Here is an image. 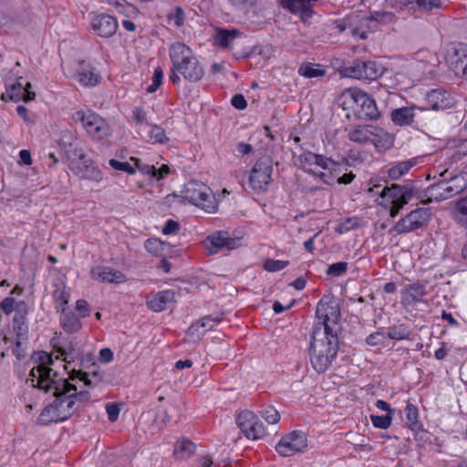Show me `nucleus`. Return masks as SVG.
<instances>
[{"label":"nucleus","instance_id":"50","mask_svg":"<svg viewBox=\"0 0 467 467\" xmlns=\"http://www.w3.org/2000/svg\"><path fill=\"white\" fill-rule=\"evenodd\" d=\"M288 265L287 261L268 259L265 263V269L268 272H276Z\"/></svg>","mask_w":467,"mask_h":467},{"label":"nucleus","instance_id":"64","mask_svg":"<svg viewBox=\"0 0 467 467\" xmlns=\"http://www.w3.org/2000/svg\"><path fill=\"white\" fill-rule=\"evenodd\" d=\"M174 23L177 26H182L184 22V12L182 7H177L173 16Z\"/></svg>","mask_w":467,"mask_h":467},{"label":"nucleus","instance_id":"48","mask_svg":"<svg viewBox=\"0 0 467 467\" xmlns=\"http://www.w3.org/2000/svg\"><path fill=\"white\" fill-rule=\"evenodd\" d=\"M109 164L112 169H114L116 171H125L128 174L135 173V168H133L127 161H119L115 159H111V160H109Z\"/></svg>","mask_w":467,"mask_h":467},{"label":"nucleus","instance_id":"22","mask_svg":"<svg viewBox=\"0 0 467 467\" xmlns=\"http://www.w3.org/2000/svg\"><path fill=\"white\" fill-rule=\"evenodd\" d=\"M175 301V291L168 289L155 294L152 298L147 301V305L150 309L161 312L168 308Z\"/></svg>","mask_w":467,"mask_h":467},{"label":"nucleus","instance_id":"39","mask_svg":"<svg viewBox=\"0 0 467 467\" xmlns=\"http://www.w3.org/2000/svg\"><path fill=\"white\" fill-rule=\"evenodd\" d=\"M168 246V244H165L159 239H148L145 242L146 250L155 255L161 254Z\"/></svg>","mask_w":467,"mask_h":467},{"label":"nucleus","instance_id":"29","mask_svg":"<svg viewBox=\"0 0 467 467\" xmlns=\"http://www.w3.org/2000/svg\"><path fill=\"white\" fill-rule=\"evenodd\" d=\"M241 35V32L237 29H224V28H218L216 30V34L214 36V40L218 46L221 47H228L235 39Z\"/></svg>","mask_w":467,"mask_h":467},{"label":"nucleus","instance_id":"62","mask_svg":"<svg viewBox=\"0 0 467 467\" xmlns=\"http://www.w3.org/2000/svg\"><path fill=\"white\" fill-rule=\"evenodd\" d=\"M99 358L101 362L109 363L113 359V352L110 348L100 349Z\"/></svg>","mask_w":467,"mask_h":467},{"label":"nucleus","instance_id":"6","mask_svg":"<svg viewBox=\"0 0 467 467\" xmlns=\"http://www.w3.org/2000/svg\"><path fill=\"white\" fill-rule=\"evenodd\" d=\"M316 317L318 322L315 326L321 325L322 331L327 334H335L341 331L340 307L333 297L325 296L318 302L316 308Z\"/></svg>","mask_w":467,"mask_h":467},{"label":"nucleus","instance_id":"52","mask_svg":"<svg viewBox=\"0 0 467 467\" xmlns=\"http://www.w3.org/2000/svg\"><path fill=\"white\" fill-rule=\"evenodd\" d=\"M452 214L458 223L467 227V206H453Z\"/></svg>","mask_w":467,"mask_h":467},{"label":"nucleus","instance_id":"57","mask_svg":"<svg viewBox=\"0 0 467 467\" xmlns=\"http://www.w3.org/2000/svg\"><path fill=\"white\" fill-rule=\"evenodd\" d=\"M15 304V298L8 296L0 303V308L5 314L9 315L13 312Z\"/></svg>","mask_w":467,"mask_h":467},{"label":"nucleus","instance_id":"36","mask_svg":"<svg viewBox=\"0 0 467 467\" xmlns=\"http://www.w3.org/2000/svg\"><path fill=\"white\" fill-rule=\"evenodd\" d=\"M410 335V329L403 324L394 325L388 328V337L392 340H404L408 339Z\"/></svg>","mask_w":467,"mask_h":467},{"label":"nucleus","instance_id":"58","mask_svg":"<svg viewBox=\"0 0 467 467\" xmlns=\"http://www.w3.org/2000/svg\"><path fill=\"white\" fill-rule=\"evenodd\" d=\"M345 75L356 78H363L361 63H358L355 67H347Z\"/></svg>","mask_w":467,"mask_h":467},{"label":"nucleus","instance_id":"40","mask_svg":"<svg viewBox=\"0 0 467 467\" xmlns=\"http://www.w3.org/2000/svg\"><path fill=\"white\" fill-rule=\"evenodd\" d=\"M299 73L306 78H317L324 76L326 71L322 68L316 67L312 63H306L300 67Z\"/></svg>","mask_w":467,"mask_h":467},{"label":"nucleus","instance_id":"15","mask_svg":"<svg viewBox=\"0 0 467 467\" xmlns=\"http://www.w3.org/2000/svg\"><path fill=\"white\" fill-rule=\"evenodd\" d=\"M296 163L305 171L314 175L319 171V169L328 170L329 165H335L332 160L310 151L297 156Z\"/></svg>","mask_w":467,"mask_h":467},{"label":"nucleus","instance_id":"35","mask_svg":"<svg viewBox=\"0 0 467 467\" xmlns=\"http://www.w3.org/2000/svg\"><path fill=\"white\" fill-rule=\"evenodd\" d=\"M404 4L411 9L430 12L433 8L440 7L441 0H403Z\"/></svg>","mask_w":467,"mask_h":467},{"label":"nucleus","instance_id":"4","mask_svg":"<svg viewBox=\"0 0 467 467\" xmlns=\"http://www.w3.org/2000/svg\"><path fill=\"white\" fill-rule=\"evenodd\" d=\"M69 141L63 140L61 146L71 162L72 169L81 178L100 181L101 172L87 158L83 150L79 147L78 140L72 135L69 136Z\"/></svg>","mask_w":467,"mask_h":467},{"label":"nucleus","instance_id":"8","mask_svg":"<svg viewBox=\"0 0 467 467\" xmlns=\"http://www.w3.org/2000/svg\"><path fill=\"white\" fill-rule=\"evenodd\" d=\"M466 186L467 172H461L460 174L452 177L450 182H441L430 186L425 192L427 201H421L420 202L427 204V202H441L462 192Z\"/></svg>","mask_w":467,"mask_h":467},{"label":"nucleus","instance_id":"7","mask_svg":"<svg viewBox=\"0 0 467 467\" xmlns=\"http://www.w3.org/2000/svg\"><path fill=\"white\" fill-rule=\"evenodd\" d=\"M76 123H80L86 132L96 140L109 138L112 130L107 120L91 109L77 110L72 115Z\"/></svg>","mask_w":467,"mask_h":467},{"label":"nucleus","instance_id":"61","mask_svg":"<svg viewBox=\"0 0 467 467\" xmlns=\"http://www.w3.org/2000/svg\"><path fill=\"white\" fill-rule=\"evenodd\" d=\"M133 117L138 124H143L147 122L146 111L140 107H137L134 109Z\"/></svg>","mask_w":467,"mask_h":467},{"label":"nucleus","instance_id":"13","mask_svg":"<svg viewBox=\"0 0 467 467\" xmlns=\"http://www.w3.org/2000/svg\"><path fill=\"white\" fill-rule=\"evenodd\" d=\"M236 423L242 432L248 439L257 440L265 434L263 423L251 410H244L240 412L236 418Z\"/></svg>","mask_w":467,"mask_h":467},{"label":"nucleus","instance_id":"33","mask_svg":"<svg viewBox=\"0 0 467 467\" xmlns=\"http://www.w3.org/2000/svg\"><path fill=\"white\" fill-rule=\"evenodd\" d=\"M363 78L376 79L383 74V67L376 61H364L361 63Z\"/></svg>","mask_w":467,"mask_h":467},{"label":"nucleus","instance_id":"3","mask_svg":"<svg viewBox=\"0 0 467 467\" xmlns=\"http://www.w3.org/2000/svg\"><path fill=\"white\" fill-rule=\"evenodd\" d=\"M170 57L175 70H178L184 79L196 82L203 77L204 69L202 66L185 44L182 42L173 43L170 47Z\"/></svg>","mask_w":467,"mask_h":467},{"label":"nucleus","instance_id":"30","mask_svg":"<svg viewBox=\"0 0 467 467\" xmlns=\"http://www.w3.org/2000/svg\"><path fill=\"white\" fill-rule=\"evenodd\" d=\"M416 163V159L400 161L389 169L388 175L391 180H398L408 173Z\"/></svg>","mask_w":467,"mask_h":467},{"label":"nucleus","instance_id":"46","mask_svg":"<svg viewBox=\"0 0 467 467\" xmlns=\"http://www.w3.org/2000/svg\"><path fill=\"white\" fill-rule=\"evenodd\" d=\"M348 263L337 262L328 265L326 274L332 276H340L347 272Z\"/></svg>","mask_w":467,"mask_h":467},{"label":"nucleus","instance_id":"2","mask_svg":"<svg viewBox=\"0 0 467 467\" xmlns=\"http://www.w3.org/2000/svg\"><path fill=\"white\" fill-rule=\"evenodd\" d=\"M51 390L55 400L45 407L38 418V420L44 425L65 421L78 410V406H75V401L67 389L65 379H58L57 382H53Z\"/></svg>","mask_w":467,"mask_h":467},{"label":"nucleus","instance_id":"45","mask_svg":"<svg viewBox=\"0 0 467 467\" xmlns=\"http://www.w3.org/2000/svg\"><path fill=\"white\" fill-rule=\"evenodd\" d=\"M163 79V70L161 67H157L152 76V83L147 88L148 93H154L161 85Z\"/></svg>","mask_w":467,"mask_h":467},{"label":"nucleus","instance_id":"54","mask_svg":"<svg viewBox=\"0 0 467 467\" xmlns=\"http://www.w3.org/2000/svg\"><path fill=\"white\" fill-rule=\"evenodd\" d=\"M386 336L383 332L377 331L368 335L366 338V342L369 346H378L384 343Z\"/></svg>","mask_w":467,"mask_h":467},{"label":"nucleus","instance_id":"53","mask_svg":"<svg viewBox=\"0 0 467 467\" xmlns=\"http://www.w3.org/2000/svg\"><path fill=\"white\" fill-rule=\"evenodd\" d=\"M332 166L333 165H329L328 170L319 169V171L315 175L319 177L327 184H334L337 181V177L330 171Z\"/></svg>","mask_w":467,"mask_h":467},{"label":"nucleus","instance_id":"41","mask_svg":"<svg viewBox=\"0 0 467 467\" xmlns=\"http://www.w3.org/2000/svg\"><path fill=\"white\" fill-rule=\"evenodd\" d=\"M360 220L358 217H349L347 218L344 222L338 223L335 227V231L339 234H343L350 230L356 229L359 226Z\"/></svg>","mask_w":467,"mask_h":467},{"label":"nucleus","instance_id":"43","mask_svg":"<svg viewBox=\"0 0 467 467\" xmlns=\"http://www.w3.org/2000/svg\"><path fill=\"white\" fill-rule=\"evenodd\" d=\"M370 420L374 427L387 430L392 421V416L389 414L379 416V415H370Z\"/></svg>","mask_w":467,"mask_h":467},{"label":"nucleus","instance_id":"9","mask_svg":"<svg viewBox=\"0 0 467 467\" xmlns=\"http://www.w3.org/2000/svg\"><path fill=\"white\" fill-rule=\"evenodd\" d=\"M370 192H375L379 195L377 200L378 204H407L416 195L414 188L409 185H400L393 183L391 186H385L381 189L380 185H375Z\"/></svg>","mask_w":467,"mask_h":467},{"label":"nucleus","instance_id":"63","mask_svg":"<svg viewBox=\"0 0 467 467\" xmlns=\"http://www.w3.org/2000/svg\"><path fill=\"white\" fill-rule=\"evenodd\" d=\"M21 98H22L21 94L12 93V90H8L7 88H6V91L1 95V99L3 101H8V100L18 101L21 99Z\"/></svg>","mask_w":467,"mask_h":467},{"label":"nucleus","instance_id":"28","mask_svg":"<svg viewBox=\"0 0 467 467\" xmlns=\"http://www.w3.org/2000/svg\"><path fill=\"white\" fill-rule=\"evenodd\" d=\"M70 379L72 380L78 379L83 381L86 386L91 387L100 382L102 380V376L97 369H92L89 372L74 369L71 373Z\"/></svg>","mask_w":467,"mask_h":467},{"label":"nucleus","instance_id":"42","mask_svg":"<svg viewBox=\"0 0 467 467\" xmlns=\"http://www.w3.org/2000/svg\"><path fill=\"white\" fill-rule=\"evenodd\" d=\"M405 415L407 420V425L415 429L418 427V409L411 403H408L405 408Z\"/></svg>","mask_w":467,"mask_h":467},{"label":"nucleus","instance_id":"56","mask_svg":"<svg viewBox=\"0 0 467 467\" xmlns=\"http://www.w3.org/2000/svg\"><path fill=\"white\" fill-rule=\"evenodd\" d=\"M180 230V223L174 220H168L162 228L163 234H176Z\"/></svg>","mask_w":467,"mask_h":467},{"label":"nucleus","instance_id":"32","mask_svg":"<svg viewBox=\"0 0 467 467\" xmlns=\"http://www.w3.org/2000/svg\"><path fill=\"white\" fill-rule=\"evenodd\" d=\"M65 385H67V389H68L72 400L75 401V406H78V410L90 400V393L88 391H78L77 387L74 384L69 383L66 379Z\"/></svg>","mask_w":467,"mask_h":467},{"label":"nucleus","instance_id":"24","mask_svg":"<svg viewBox=\"0 0 467 467\" xmlns=\"http://www.w3.org/2000/svg\"><path fill=\"white\" fill-rule=\"evenodd\" d=\"M91 276L101 282L119 284L125 281V275L110 267L97 266L91 269Z\"/></svg>","mask_w":467,"mask_h":467},{"label":"nucleus","instance_id":"16","mask_svg":"<svg viewBox=\"0 0 467 467\" xmlns=\"http://www.w3.org/2000/svg\"><path fill=\"white\" fill-rule=\"evenodd\" d=\"M446 60L456 76L462 77L467 69V46L454 44L447 50Z\"/></svg>","mask_w":467,"mask_h":467},{"label":"nucleus","instance_id":"55","mask_svg":"<svg viewBox=\"0 0 467 467\" xmlns=\"http://www.w3.org/2000/svg\"><path fill=\"white\" fill-rule=\"evenodd\" d=\"M76 310L78 311V316L80 318L88 317L90 314L89 305L84 299H79L77 301Z\"/></svg>","mask_w":467,"mask_h":467},{"label":"nucleus","instance_id":"37","mask_svg":"<svg viewBox=\"0 0 467 467\" xmlns=\"http://www.w3.org/2000/svg\"><path fill=\"white\" fill-rule=\"evenodd\" d=\"M391 119L398 125H408L413 120V113L408 108H401L392 111Z\"/></svg>","mask_w":467,"mask_h":467},{"label":"nucleus","instance_id":"14","mask_svg":"<svg viewBox=\"0 0 467 467\" xmlns=\"http://www.w3.org/2000/svg\"><path fill=\"white\" fill-rule=\"evenodd\" d=\"M306 446V439L304 433L294 431L279 441L275 450L281 456L289 457L301 452Z\"/></svg>","mask_w":467,"mask_h":467},{"label":"nucleus","instance_id":"17","mask_svg":"<svg viewBox=\"0 0 467 467\" xmlns=\"http://www.w3.org/2000/svg\"><path fill=\"white\" fill-rule=\"evenodd\" d=\"M212 190L205 184L197 181H191L185 184L182 191V198L190 204H199L200 202H211Z\"/></svg>","mask_w":467,"mask_h":467},{"label":"nucleus","instance_id":"34","mask_svg":"<svg viewBox=\"0 0 467 467\" xmlns=\"http://www.w3.org/2000/svg\"><path fill=\"white\" fill-rule=\"evenodd\" d=\"M220 318L217 317H214L213 316H206L203 317L202 319L197 321L196 323L192 324L189 329L188 333L191 335H194L195 333L199 332L200 328H204V331L210 330L213 328V327L220 322Z\"/></svg>","mask_w":467,"mask_h":467},{"label":"nucleus","instance_id":"10","mask_svg":"<svg viewBox=\"0 0 467 467\" xmlns=\"http://www.w3.org/2000/svg\"><path fill=\"white\" fill-rule=\"evenodd\" d=\"M43 358L44 359L41 364L32 368L28 379L32 381L34 388L42 389L45 392H49L52 389L53 382H57L59 378L57 372L54 371L46 364L47 362L48 364L53 363L51 357L44 354Z\"/></svg>","mask_w":467,"mask_h":467},{"label":"nucleus","instance_id":"59","mask_svg":"<svg viewBox=\"0 0 467 467\" xmlns=\"http://www.w3.org/2000/svg\"><path fill=\"white\" fill-rule=\"evenodd\" d=\"M106 410L109 416V420L114 422L118 420L119 414V408L114 403H109L106 406Z\"/></svg>","mask_w":467,"mask_h":467},{"label":"nucleus","instance_id":"49","mask_svg":"<svg viewBox=\"0 0 467 467\" xmlns=\"http://www.w3.org/2000/svg\"><path fill=\"white\" fill-rule=\"evenodd\" d=\"M393 16L390 13L386 12H375L371 15L370 17H364L360 19L361 26H363L365 24L367 25L369 20H375V21H390L392 19Z\"/></svg>","mask_w":467,"mask_h":467},{"label":"nucleus","instance_id":"26","mask_svg":"<svg viewBox=\"0 0 467 467\" xmlns=\"http://www.w3.org/2000/svg\"><path fill=\"white\" fill-rule=\"evenodd\" d=\"M80 68L77 73L78 81L85 87H94L99 81V75L96 72L95 68L86 64L85 61L79 62Z\"/></svg>","mask_w":467,"mask_h":467},{"label":"nucleus","instance_id":"12","mask_svg":"<svg viewBox=\"0 0 467 467\" xmlns=\"http://www.w3.org/2000/svg\"><path fill=\"white\" fill-rule=\"evenodd\" d=\"M431 216V213L428 207H418L400 219L394 226V230L399 234L416 230L426 224Z\"/></svg>","mask_w":467,"mask_h":467},{"label":"nucleus","instance_id":"11","mask_svg":"<svg viewBox=\"0 0 467 467\" xmlns=\"http://www.w3.org/2000/svg\"><path fill=\"white\" fill-rule=\"evenodd\" d=\"M273 161L269 156L259 158L250 174V184L254 190H264L271 182Z\"/></svg>","mask_w":467,"mask_h":467},{"label":"nucleus","instance_id":"47","mask_svg":"<svg viewBox=\"0 0 467 467\" xmlns=\"http://www.w3.org/2000/svg\"><path fill=\"white\" fill-rule=\"evenodd\" d=\"M261 415L270 424H275L280 420L279 412L272 406H268L263 410Z\"/></svg>","mask_w":467,"mask_h":467},{"label":"nucleus","instance_id":"23","mask_svg":"<svg viewBox=\"0 0 467 467\" xmlns=\"http://www.w3.org/2000/svg\"><path fill=\"white\" fill-rule=\"evenodd\" d=\"M59 316V323L66 333H78L82 328L80 317L69 308H62Z\"/></svg>","mask_w":467,"mask_h":467},{"label":"nucleus","instance_id":"20","mask_svg":"<svg viewBox=\"0 0 467 467\" xmlns=\"http://www.w3.org/2000/svg\"><path fill=\"white\" fill-rule=\"evenodd\" d=\"M317 0H282L284 8L291 13L298 15L300 19L306 23L313 15V4Z\"/></svg>","mask_w":467,"mask_h":467},{"label":"nucleus","instance_id":"60","mask_svg":"<svg viewBox=\"0 0 467 467\" xmlns=\"http://www.w3.org/2000/svg\"><path fill=\"white\" fill-rule=\"evenodd\" d=\"M231 103L237 109H244L247 107V102L242 94L234 95L231 99Z\"/></svg>","mask_w":467,"mask_h":467},{"label":"nucleus","instance_id":"5","mask_svg":"<svg viewBox=\"0 0 467 467\" xmlns=\"http://www.w3.org/2000/svg\"><path fill=\"white\" fill-rule=\"evenodd\" d=\"M342 105L345 109L347 105L353 108L356 117L360 119H377L379 117L375 100L357 88H350L344 94Z\"/></svg>","mask_w":467,"mask_h":467},{"label":"nucleus","instance_id":"18","mask_svg":"<svg viewBox=\"0 0 467 467\" xmlns=\"http://www.w3.org/2000/svg\"><path fill=\"white\" fill-rule=\"evenodd\" d=\"M243 238L240 236L231 237L227 232H216L208 236L206 242L210 243V254H217L221 249L227 248L234 250L243 245Z\"/></svg>","mask_w":467,"mask_h":467},{"label":"nucleus","instance_id":"44","mask_svg":"<svg viewBox=\"0 0 467 467\" xmlns=\"http://www.w3.org/2000/svg\"><path fill=\"white\" fill-rule=\"evenodd\" d=\"M149 140L152 142L164 143L168 140V138L161 127L153 125L149 134Z\"/></svg>","mask_w":467,"mask_h":467},{"label":"nucleus","instance_id":"1","mask_svg":"<svg viewBox=\"0 0 467 467\" xmlns=\"http://www.w3.org/2000/svg\"><path fill=\"white\" fill-rule=\"evenodd\" d=\"M338 333L322 331L321 325L314 326L309 348L310 361L317 373H324L332 365L338 352Z\"/></svg>","mask_w":467,"mask_h":467},{"label":"nucleus","instance_id":"31","mask_svg":"<svg viewBox=\"0 0 467 467\" xmlns=\"http://www.w3.org/2000/svg\"><path fill=\"white\" fill-rule=\"evenodd\" d=\"M373 132L366 126H358L348 134L349 140L358 143L373 142Z\"/></svg>","mask_w":467,"mask_h":467},{"label":"nucleus","instance_id":"27","mask_svg":"<svg viewBox=\"0 0 467 467\" xmlns=\"http://www.w3.org/2000/svg\"><path fill=\"white\" fill-rule=\"evenodd\" d=\"M196 445L187 438L179 440L175 445L173 453L177 459L190 458L195 451Z\"/></svg>","mask_w":467,"mask_h":467},{"label":"nucleus","instance_id":"51","mask_svg":"<svg viewBox=\"0 0 467 467\" xmlns=\"http://www.w3.org/2000/svg\"><path fill=\"white\" fill-rule=\"evenodd\" d=\"M130 161L134 162L136 168L142 173L157 176V169L153 165L143 164L140 159L131 157Z\"/></svg>","mask_w":467,"mask_h":467},{"label":"nucleus","instance_id":"21","mask_svg":"<svg viewBox=\"0 0 467 467\" xmlns=\"http://www.w3.org/2000/svg\"><path fill=\"white\" fill-rule=\"evenodd\" d=\"M452 104L451 94L444 90L433 89L426 96V107L433 110H444Z\"/></svg>","mask_w":467,"mask_h":467},{"label":"nucleus","instance_id":"38","mask_svg":"<svg viewBox=\"0 0 467 467\" xmlns=\"http://www.w3.org/2000/svg\"><path fill=\"white\" fill-rule=\"evenodd\" d=\"M53 297L55 299L56 309L57 312H61L62 308H68L67 304L69 302L70 295L65 289V286L57 287L53 292Z\"/></svg>","mask_w":467,"mask_h":467},{"label":"nucleus","instance_id":"25","mask_svg":"<svg viewBox=\"0 0 467 467\" xmlns=\"http://www.w3.org/2000/svg\"><path fill=\"white\" fill-rule=\"evenodd\" d=\"M426 294L425 285L420 282L407 285L401 292L402 299L409 305H414L423 301Z\"/></svg>","mask_w":467,"mask_h":467},{"label":"nucleus","instance_id":"19","mask_svg":"<svg viewBox=\"0 0 467 467\" xmlns=\"http://www.w3.org/2000/svg\"><path fill=\"white\" fill-rule=\"evenodd\" d=\"M91 26L93 30L101 37H110L118 29L116 18L106 14L94 16L91 21Z\"/></svg>","mask_w":467,"mask_h":467}]
</instances>
